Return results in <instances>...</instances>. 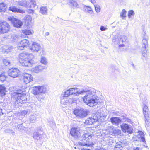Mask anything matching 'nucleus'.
Listing matches in <instances>:
<instances>
[{"label":"nucleus","instance_id":"22","mask_svg":"<svg viewBox=\"0 0 150 150\" xmlns=\"http://www.w3.org/2000/svg\"><path fill=\"white\" fill-rule=\"evenodd\" d=\"M28 0H22L18 2V4L21 6L24 7H28L30 8L32 7V6L30 5Z\"/></svg>","mask_w":150,"mask_h":150},{"label":"nucleus","instance_id":"28","mask_svg":"<svg viewBox=\"0 0 150 150\" xmlns=\"http://www.w3.org/2000/svg\"><path fill=\"white\" fill-rule=\"evenodd\" d=\"M114 127L113 126H108L106 129L107 131L108 132L107 134L108 133L109 134L111 135L113 134V131L114 129Z\"/></svg>","mask_w":150,"mask_h":150},{"label":"nucleus","instance_id":"44","mask_svg":"<svg viewBox=\"0 0 150 150\" xmlns=\"http://www.w3.org/2000/svg\"><path fill=\"white\" fill-rule=\"evenodd\" d=\"M126 11L125 9H123L121 13L120 16L123 19H124L126 17Z\"/></svg>","mask_w":150,"mask_h":150},{"label":"nucleus","instance_id":"46","mask_svg":"<svg viewBox=\"0 0 150 150\" xmlns=\"http://www.w3.org/2000/svg\"><path fill=\"white\" fill-rule=\"evenodd\" d=\"M68 104L72 103H73L77 101V99L76 98H68Z\"/></svg>","mask_w":150,"mask_h":150},{"label":"nucleus","instance_id":"23","mask_svg":"<svg viewBox=\"0 0 150 150\" xmlns=\"http://www.w3.org/2000/svg\"><path fill=\"white\" fill-rule=\"evenodd\" d=\"M111 123L113 125H118L121 122V120L118 117H112L110 119Z\"/></svg>","mask_w":150,"mask_h":150},{"label":"nucleus","instance_id":"14","mask_svg":"<svg viewBox=\"0 0 150 150\" xmlns=\"http://www.w3.org/2000/svg\"><path fill=\"white\" fill-rule=\"evenodd\" d=\"M143 111L144 116L145 118V122L147 125H149V110L148 107L146 105H144L143 107Z\"/></svg>","mask_w":150,"mask_h":150},{"label":"nucleus","instance_id":"58","mask_svg":"<svg viewBox=\"0 0 150 150\" xmlns=\"http://www.w3.org/2000/svg\"><path fill=\"white\" fill-rule=\"evenodd\" d=\"M34 12V10L33 9H29L28 10V12L30 13H33Z\"/></svg>","mask_w":150,"mask_h":150},{"label":"nucleus","instance_id":"35","mask_svg":"<svg viewBox=\"0 0 150 150\" xmlns=\"http://www.w3.org/2000/svg\"><path fill=\"white\" fill-rule=\"evenodd\" d=\"M84 8L86 11L91 14H92L93 13V11L91 8L90 6L85 5L84 7Z\"/></svg>","mask_w":150,"mask_h":150},{"label":"nucleus","instance_id":"12","mask_svg":"<svg viewBox=\"0 0 150 150\" xmlns=\"http://www.w3.org/2000/svg\"><path fill=\"white\" fill-rule=\"evenodd\" d=\"M80 129L78 127L72 128L70 131V134L72 136L76 139L81 136Z\"/></svg>","mask_w":150,"mask_h":150},{"label":"nucleus","instance_id":"32","mask_svg":"<svg viewBox=\"0 0 150 150\" xmlns=\"http://www.w3.org/2000/svg\"><path fill=\"white\" fill-rule=\"evenodd\" d=\"M25 23H26L28 25L30 24V23L32 21V18L31 16L30 15H26L24 18Z\"/></svg>","mask_w":150,"mask_h":150},{"label":"nucleus","instance_id":"10","mask_svg":"<svg viewBox=\"0 0 150 150\" xmlns=\"http://www.w3.org/2000/svg\"><path fill=\"white\" fill-rule=\"evenodd\" d=\"M126 39V37L124 35H122L119 37H117L115 38V39H113L112 41L115 42V43H117L119 47L124 46V43H125Z\"/></svg>","mask_w":150,"mask_h":150},{"label":"nucleus","instance_id":"55","mask_svg":"<svg viewBox=\"0 0 150 150\" xmlns=\"http://www.w3.org/2000/svg\"><path fill=\"white\" fill-rule=\"evenodd\" d=\"M48 125L52 127H53L55 126V123L52 121L49 122L48 123Z\"/></svg>","mask_w":150,"mask_h":150},{"label":"nucleus","instance_id":"19","mask_svg":"<svg viewBox=\"0 0 150 150\" xmlns=\"http://www.w3.org/2000/svg\"><path fill=\"white\" fill-rule=\"evenodd\" d=\"M41 46L39 44L36 42H33L30 49L33 51L37 52L40 49Z\"/></svg>","mask_w":150,"mask_h":150},{"label":"nucleus","instance_id":"62","mask_svg":"<svg viewBox=\"0 0 150 150\" xmlns=\"http://www.w3.org/2000/svg\"><path fill=\"white\" fill-rule=\"evenodd\" d=\"M1 63H2V62L0 60V68H1V69L3 68V66L1 65Z\"/></svg>","mask_w":150,"mask_h":150},{"label":"nucleus","instance_id":"36","mask_svg":"<svg viewBox=\"0 0 150 150\" xmlns=\"http://www.w3.org/2000/svg\"><path fill=\"white\" fill-rule=\"evenodd\" d=\"M6 8V6L5 3H0V12L5 11Z\"/></svg>","mask_w":150,"mask_h":150},{"label":"nucleus","instance_id":"7","mask_svg":"<svg viewBox=\"0 0 150 150\" xmlns=\"http://www.w3.org/2000/svg\"><path fill=\"white\" fill-rule=\"evenodd\" d=\"M100 117V116L99 115L93 114L91 117L88 118L86 120L85 123L86 125H91L94 122L98 121Z\"/></svg>","mask_w":150,"mask_h":150},{"label":"nucleus","instance_id":"59","mask_svg":"<svg viewBox=\"0 0 150 150\" xmlns=\"http://www.w3.org/2000/svg\"><path fill=\"white\" fill-rule=\"evenodd\" d=\"M126 120L129 123H131L132 122L131 120L128 118H126Z\"/></svg>","mask_w":150,"mask_h":150},{"label":"nucleus","instance_id":"1","mask_svg":"<svg viewBox=\"0 0 150 150\" xmlns=\"http://www.w3.org/2000/svg\"><path fill=\"white\" fill-rule=\"evenodd\" d=\"M83 91L84 93H86V95L84 97L83 101L87 105L92 107L98 103V98L95 95L94 90L85 89Z\"/></svg>","mask_w":150,"mask_h":150},{"label":"nucleus","instance_id":"45","mask_svg":"<svg viewBox=\"0 0 150 150\" xmlns=\"http://www.w3.org/2000/svg\"><path fill=\"white\" fill-rule=\"evenodd\" d=\"M3 48V52H6L7 53L10 52V49L9 48V47L8 46L5 45L4 46Z\"/></svg>","mask_w":150,"mask_h":150},{"label":"nucleus","instance_id":"34","mask_svg":"<svg viewBox=\"0 0 150 150\" xmlns=\"http://www.w3.org/2000/svg\"><path fill=\"white\" fill-rule=\"evenodd\" d=\"M71 95L70 91L69 89L62 94L60 97L67 98Z\"/></svg>","mask_w":150,"mask_h":150},{"label":"nucleus","instance_id":"27","mask_svg":"<svg viewBox=\"0 0 150 150\" xmlns=\"http://www.w3.org/2000/svg\"><path fill=\"white\" fill-rule=\"evenodd\" d=\"M60 103L62 105H68V98L66 97H60Z\"/></svg>","mask_w":150,"mask_h":150},{"label":"nucleus","instance_id":"21","mask_svg":"<svg viewBox=\"0 0 150 150\" xmlns=\"http://www.w3.org/2000/svg\"><path fill=\"white\" fill-rule=\"evenodd\" d=\"M9 10L12 12L23 13H25L24 10L18 9L15 6H12L9 7Z\"/></svg>","mask_w":150,"mask_h":150},{"label":"nucleus","instance_id":"3","mask_svg":"<svg viewBox=\"0 0 150 150\" xmlns=\"http://www.w3.org/2000/svg\"><path fill=\"white\" fill-rule=\"evenodd\" d=\"M46 92L47 90L45 87L39 86L33 87L31 91L32 93L36 96V97L39 101L44 99L45 97L42 94H44Z\"/></svg>","mask_w":150,"mask_h":150},{"label":"nucleus","instance_id":"39","mask_svg":"<svg viewBox=\"0 0 150 150\" xmlns=\"http://www.w3.org/2000/svg\"><path fill=\"white\" fill-rule=\"evenodd\" d=\"M6 78V76L5 74V73L3 72L0 75V81H4Z\"/></svg>","mask_w":150,"mask_h":150},{"label":"nucleus","instance_id":"9","mask_svg":"<svg viewBox=\"0 0 150 150\" xmlns=\"http://www.w3.org/2000/svg\"><path fill=\"white\" fill-rule=\"evenodd\" d=\"M9 21L13 24V26L16 28H20L23 25V22L21 20L15 18L13 16H10L8 18Z\"/></svg>","mask_w":150,"mask_h":150},{"label":"nucleus","instance_id":"15","mask_svg":"<svg viewBox=\"0 0 150 150\" xmlns=\"http://www.w3.org/2000/svg\"><path fill=\"white\" fill-rule=\"evenodd\" d=\"M45 68V66L39 65L32 68L31 69V71L33 73H38L42 72V70Z\"/></svg>","mask_w":150,"mask_h":150},{"label":"nucleus","instance_id":"6","mask_svg":"<svg viewBox=\"0 0 150 150\" xmlns=\"http://www.w3.org/2000/svg\"><path fill=\"white\" fill-rule=\"evenodd\" d=\"M89 112L88 110L79 107L74 109V114L78 118H83L86 117L88 114Z\"/></svg>","mask_w":150,"mask_h":150},{"label":"nucleus","instance_id":"40","mask_svg":"<svg viewBox=\"0 0 150 150\" xmlns=\"http://www.w3.org/2000/svg\"><path fill=\"white\" fill-rule=\"evenodd\" d=\"M4 132L6 133H10L13 136L15 135V132L13 130L10 129H5L4 131Z\"/></svg>","mask_w":150,"mask_h":150},{"label":"nucleus","instance_id":"41","mask_svg":"<svg viewBox=\"0 0 150 150\" xmlns=\"http://www.w3.org/2000/svg\"><path fill=\"white\" fill-rule=\"evenodd\" d=\"M29 4L33 7H35L37 5V0H29Z\"/></svg>","mask_w":150,"mask_h":150},{"label":"nucleus","instance_id":"53","mask_svg":"<svg viewBox=\"0 0 150 150\" xmlns=\"http://www.w3.org/2000/svg\"><path fill=\"white\" fill-rule=\"evenodd\" d=\"M113 143V140L111 139H110L107 142V144L108 146H110L111 145H112Z\"/></svg>","mask_w":150,"mask_h":150},{"label":"nucleus","instance_id":"33","mask_svg":"<svg viewBox=\"0 0 150 150\" xmlns=\"http://www.w3.org/2000/svg\"><path fill=\"white\" fill-rule=\"evenodd\" d=\"M69 5L71 6L73 8H78V5L77 3L74 0L71 1L70 2Z\"/></svg>","mask_w":150,"mask_h":150},{"label":"nucleus","instance_id":"20","mask_svg":"<svg viewBox=\"0 0 150 150\" xmlns=\"http://www.w3.org/2000/svg\"><path fill=\"white\" fill-rule=\"evenodd\" d=\"M23 79L24 82L27 83L32 81L33 78L32 75L28 73L25 74L23 76Z\"/></svg>","mask_w":150,"mask_h":150},{"label":"nucleus","instance_id":"2","mask_svg":"<svg viewBox=\"0 0 150 150\" xmlns=\"http://www.w3.org/2000/svg\"><path fill=\"white\" fill-rule=\"evenodd\" d=\"M34 56L32 54H29L26 52L20 53L18 55V58L20 64L23 66L30 67L35 63L33 59Z\"/></svg>","mask_w":150,"mask_h":150},{"label":"nucleus","instance_id":"57","mask_svg":"<svg viewBox=\"0 0 150 150\" xmlns=\"http://www.w3.org/2000/svg\"><path fill=\"white\" fill-rule=\"evenodd\" d=\"M21 125L22 124H21V125H18L17 126L18 129H19L20 131L23 128V127L21 126Z\"/></svg>","mask_w":150,"mask_h":150},{"label":"nucleus","instance_id":"48","mask_svg":"<svg viewBox=\"0 0 150 150\" xmlns=\"http://www.w3.org/2000/svg\"><path fill=\"white\" fill-rule=\"evenodd\" d=\"M11 40L12 41L17 40H18V39L17 35H16L15 34H13L11 35Z\"/></svg>","mask_w":150,"mask_h":150},{"label":"nucleus","instance_id":"38","mask_svg":"<svg viewBox=\"0 0 150 150\" xmlns=\"http://www.w3.org/2000/svg\"><path fill=\"white\" fill-rule=\"evenodd\" d=\"M28 112L27 110H22L18 113V115L19 116L23 117L27 115Z\"/></svg>","mask_w":150,"mask_h":150},{"label":"nucleus","instance_id":"30","mask_svg":"<svg viewBox=\"0 0 150 150\" xmlns=\"http://www.w3.org/2000/svg\"><path fill=\"white\" fill-rule=\"evenodd\" d=\"M148 48H146L145 49H144L142 48V57H144V58H146L148 57Z\"/></svg>","mask_w":150,"mask_h":150},{"label":"nucleus","instance_id":"37","mask_svg":"<svg viewBox=\"0 0 150 150\" xmlns=\"http://www.w3.org/2000/svg\"><path fill=\"white\" fill-rule=\"evenodd\" d=\"M6 88L2 85H0V93L1 94V96H2L5 95V92Z\"/></svg>","mask_w":150,"mask_h":150},{"label":"nucleus","instance_id":"47","mask_svg":"<svg viewBox=\"0 0 150 150\" xmlns=\"http://www.w3.org/2000/svg\"><path fill=\"white\" fill-rule=\"evenodd\" d=\"M121 131L119 130L116 129H114V130L113 134L112 135L116 136L118 135H119L121 134Z\"/></svg>","mask_w":150,"mask_h":150},{"label":"nucleus","instance_id":"56","mask_svg":"<svg viewBox=\"0 0 150 150\" xmlns=\"http://www.w3.org/2000/svg\"><path fill=\"white\" fill-rule=\"evenodd\" d=\"M107 29V28L103 26H101L100 28V30L101 31H105Z\"/></svg>","mask_w":150,"mask_h":150},{"label":"nucleus","instance_id":"5","mask_svg":"<svg viewBox=\"0 0 150 150\" xmlns=\"http://www.w3.org/2000/svg\"><path fill=\"white\" fill-rule=\"evenodd\" d=\"M94 138L93 134L89 133H86L84 134L80 138L81 141L78 142L79 145L83 146H88L89 145L87 142L90 141L91 139Z\"/></svg>","mask_w":150,"mask_h":150},{"label":"nucleus","instance_id":"13","mask_svg":"<svg viewBox=\"0 0 150 150\" xmlns=\"http://www.w3.org/2000/svg\"><path fill=\"white\" fill-rule=\"evenodd\" d=\"M29 45L28 40L24 39L19 42L17 45V48L19 50H23L25 47L28 46Z\"/></svg>","mask_w":150,"mask_h":150},{"label":"nucleus","instance_id":"18","mask_svg":"<svg viewBox=\"0 0 150 150\" xmlns=\"http://www.w3.org/2000/svg\"><path fill=\"white\" fill-rule=\"evenodd\" d=\"M69 90L71 95L77 96L78 94H82L84 93L83 90L80 91L79 89L77 88H72L69 89Z\"/></svg>","mask_w":150,"mask_h":150},{"label":"nucleus","instance_id":"17","mask_svg":"<svg viewBox=\"0 0 150 150\" xmlns=\"http://www.w3.org/2000/svg\"><path fill=\"white\" fill-rule=\"evenodd\" d=\"M41 128L39 129H37L35 131L33 134V137L35 140H38L42 138V136L41 134Z\"/></svg>","mask_w":150,"mask_h":150},{"label":"nucleus","instance_id":"61","mask_svg":"<svg viewBox=\"0 0 150 150\" xmlns=\"http://www.w3.org/2000/svg\"><path fill=\"white\" fill-rule=\"evenodd\" d=\"M96 150H107L105 148H100V149H96Z\"/></svg>","mask_w":150,"mask_h":150},{"label":"nucleus","instance_id":"50","mask_svg":"<svg viewBox=\"0 0 150 150\" xmlns=\"http://www.w3.org/2000/svg\"><path fill=\"white\" fill-rule=\"evenodd\" d=\"M134 11L132 10H131L129 11L128 12V16L129 18H130L132 16L134 15Z\"/></svg>","mask_w":150,"mask_h":150},{"label":"nucleus","instance_id":"63","mask_svg":"<svg viewBox=\"0 0 150 150\" xmlns=\"http://www.w3.org/2000/svg\"><path fill=\"white\" fill-rule=\"evenodd\" d=\"M133 150H139V148L138 147H137L136 148H133Z\"/></svg>","mask_w":150,"mask_h":150},{"label":"nucleus","instance_id":"8","mask_svg":"<svg viewBox=\"0 0 150 150\" xmlns=\"http://www.w3.org/2000/svg\"><path fill=\"white\" fill-rule=\"evenodd\" d=\"M10 26L6 21L0 23V33L3 34L8 32L9 30Z\"/></svg>","mask_w":150,"mask_h":150},{"label":"nucleus","instance_id":"52","mask_svg":"<svg viewBox=\"0 0 150 150\" xmlns=\"http://www.w3.org/2000/svg\"><path fill=\"white\" fill-rule=\"evenodd\" d=\"M95 10L97 13H99L100 11V6L98 5H94Z\"/></svg>","mask_w":150,"mask_h":150},{"label":"nucleus","instance_id":"31","mask_svg":"<svg viewBox=\"0 0 150 150\" xmlns=\"http://www.w3.org/2000/svg\"><path fill=\"white\" fill-rule=\"evenodd\" d=\"M40 12L43 15L47 14V8L46 7H41L40 8Z\"/></svg>","mask_w":150,"mask_h":150},{"label":"nucleus","instance_id":"26","mask_svg":"<svg viewBox=\"0 0 150 150\" xmlns=\"http://www.w3.org/2000/svg\"><path fill=\"white\" fill-rule=\"evenodd\" d=\"M147 39V37H145L143 38L142 41V48H144V49L148 48Z\"/></svg>","mask_w":150,"mask_h":150},{"label":"nucleus","instance_id":"49","mask_svg":"<svg viewBox=\"0 0 150 150\" xmlns=\"http://www.w3.org/2000/svg\"><path fill=\"white\" fill-rule=\"evenodd\" d=\"M96 114H98L99 115H100V117L99 119V120H98V121H100V120L103 121V120H102V119L103 118V119L104 120L106 118V117L107 116L105 114H101L100 115L99 114L97 113H96Z\"/></svg>","mask_w":150,"mask_h":150},{"label":"nucleus","instance_id":"64","mask_svg":"<svg viewBox=\"0 0 150 150\" xmlns=\"http://www.w3.org/2000/svg\"><path fill=\"white\" fill-rule=\"evenodd\" d=\"M45 35L46 36H48L49 35V33L48 32H46L45 33Z\"/></svg>","mask_w":150,"mask_h":150},{"label":"nucleus","instance_id":"29","mask_svg":"<svg viewBox=\"0 0 150 150\" xmlns=\"http://www.w3.org/2000/svg\"><path fill=\"white\" fill-rule=\"evenodd\" d=\"M3 64L6 66L10 65L11 64L10 58L6 57L3 60Z\"/></svg>","mask_w":150,"mask_h":150},{"label":"nucleus","instance_id":"51","mask_svg":"<svg viewBox=\"0 0 150 150\" xmlns=\"http://www.w3.org/2000/svg\"><path fill=\"white\" fill-rule=\"evenodd\" d=\"M122 142H117L116 144L115 147L119 149L121 148L122 147Z\"/></svg>","mask_w":150,"mask_h":150},{"label":"nucleus","instance_id":"16","mask_svg":"<svg viewBox=\"0 0 150 150\" xmlns=\"http://www.w3.org/2000/svg\"><path fill=\"white\" fill-rule=\"evenodd\" d=\"M121 127L122 131L124 132H127L129 134L132 133L133 129L129 125L126 124H123L121 125Z\"/></svg>","mask_w":150,"mask_h":150},{"label":"nucleus","instance_id":"54","mask_svg":"<svg viewBox=\"0 0 150 150\" xmlns=\"http://www.w3.org/2000/svg\"><path fill=\"white\" fill-rule=\"evenodd\" d=\"M29 106L32 110H35L36 109V105L34 103H32Z\"/></svg>","mask_w":150,"mask_h":150},{"label":"nucleus","instance_id":"42","mask_svg":"<svg viewBox=\"0 0 150 150\" xmlns=\"http://www.w3.org/2000/svg\"><path fill=\"white\" fill-rule=\"evenodd\" d=\"M40 62L42 64L44 65H46L48 63L47 59L45 57H42L41 58Z\"/></svg>","mask_w":150,"mask_h":150},{"label":"nucleus","instance_id":"11","mask_svg":"<svg viewBox=\"0 0 150 150\" xmlns=\"http://www.w3.org/2000/svg\"><path fill=\"white\" fill-rule=\"evenodd\" d=\"M8 74L9 76L13 78L18 76L20 72L19 69L16 68H13L8 70Z\"/></svg>","mask_w":150,"mask_h":150},{"label":"nucleus","instance_id":"24","mask_svg":"<svg viewBox=\"0 0 150 150\" xmlns=\"http://www.w3.org/2000/svg\"><path fill=\"white\" fill-rule=\"evenodd\" d=\"M138 133L139 134L137 136V137L138 138V140L144 142H145V140L144 133L141 131H139Z\"/></svg>","mask_w":150,"mask_h":150},{"label":"nucleus","instance_id":"4","mask_svg":"<svg viewBox=\"0 0 150 150\" xmlns=\"http://www.w3.org/2000/svg\"><path fill=\"white\" fill-rule=\"evenodd\" d=\"M21 91L16 92H13L12 94L15 98L17 97V100L15 102V104L20 105L26 103L27 98L26 93Z\"/></svg>","mask_w":150,"mask_h":150},{"label":"nucleus","instance_id":"60","mask_svg":"<svg viewBox=\"0 0 150 150\" xmlns=\"http://www.w3.org/2000/svg\"><path fill=\"white\" fill-rule=\"evenodd\" d=\"M3 114V113L2 112V110L0 108V116L2 115Z\"/></svg>","mask_w":150,"mask_h":150},{"label":"nucleus","instance_id":"25","mask_svg":"<svg viewBox=\"0 0 150 150\" xmlns=\"http://www.w3.org/2000/svg\"><path fill=\"white\" fill-rule=\"evenodd\" d=\"M38 115L34 114L30 116L28 118V121L30 123H34L37 120Z\"/></svg>","mask_w":150,"mask_h":150},{"label":"nucleus","instance_id":"43","mask_svg":"<svg viewBox=\"0 0 150 150\" xmlns=\"http://www.w3.org/2000/svg\"><path fill=\"white\" fill-rule=\"evenodd\" d=\"M22 33L26 35H29L32 34L31 31L28 30H22Z\"/></svg>","mask_w":150,"mask_h":150}]
</instances>
